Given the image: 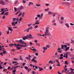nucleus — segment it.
<instances>
[{
    "label": "nucleus",
    "instance_id": "1",
    "mask_svg": "<svg viewBox=\"0 0 74 74\" xmlns=\"http://www.w3.org/2000/svg\"><path fill=\"white\" fill-rule=\"evenodd\" d=\"M68 55H70V52H68L66 53V54L64 53V56H63L64 58H66V59L68 58Z\"/></svg>",
    "mask_w": 74,
    "mask_h": 74
},
{
    "label": "nucleus",
    "instance_id": "2",
    "mask_svg": "<svg viewBox=\"0 0 74 74\" xmlns=\"http://www.w3.org/2000/svg\"><path fill=\"white\" fill-rule=\"evenodd\" d=\"M40 20H37L36 21V22L35 23V24H33L32 26H36V25H39L40 24Z\"/></svg>",
    "mask_w": 74,
    "mask_h": 74
},
{
    "label": "nucleus",
    "instance_id": "3",
    "mask_svg": "<svg viewBox=\"0 0 74 74\" xmlns=\"http://www.w3.org/2000/svg\"><path fill=\"white\" fill-rule=\"evenodd\" d=\"M32 28L33 27H32V26H31L29 28L24 30V32H27L28 33L29 32V30H31V29H32Z\"/></svg>",
    "mask_w": 74,
    "mask_h": 74
},
{
    "label": "nucleus",
    "instance_id": "4",
    "mask_svg": "<svg viewBox=\"0 0 74 74\" xmlns=\"http://www.w3.org/2000/svg\"><path fill=\"white\" fill-rule=\"evenodd\" d=\"M19 43H21V44H25V45H26V43L25 42L23 41L22 39H20L19 40Z\"/></svg>",
    "mask_w": 74,
    "mask_h": 74
},
{
    "label": "nucleus",
    "instance_id": "5",
    "mask_svg": "<svg viewBox=\"0 0 74 74\" xmlns=\"http://www.w3.org/2000/svg\"><path fill=\"white\" fill-rule=\"evenodd\" d=\"M27 38H33L32 35L29 34V35L27 36Z\"/></svg>",
    "mask_w": 74,
    "mask_h": 74
},
{
    "label": "nucleus",
    "instance_id": "6",
    "mask_svg": "<svg viewBox=\"0 0 74 74\" xmlns=\"http://www.w3.org/2000/svg\"><path fill=\"white\" fill-rule=\"evenodd\" d=\"M23 6H21V7L18 8V10H23Z\"/></svg>",
    "mask_w": 74,
    "mask_h": 74
},
{
    "label": "nucleus",
    "instance_id": "7",
    "mask_svg": "<svg viewBox=\"0 0 74 74\" xmlns=\"http://www.w3.org/2000/svg\"><path fill=\"white\" fill-rule=\"evenodd\" d=\"M16 43H14V44H10V45L9 46L10 47H12V46H15V47H16Z\"/></svg>",
    "mask_w": 74,
    "mask_h": 74
},
{
    "label": "nucleus",
    "instance_id": "8",
    "mask_svg": "<svg viewBox=\"0 0 74 74\" xmlns=\"http://www.w3.org/2000/svg\"><path fill=\"white\" fill-rule=\"evenodd\" d=\"M17 45H16V50H19V49H21V47H18V46H17Z\"/></svg>",
    "mask_w": 74,
    "mask_h": 74
},
{
    "label": "nucleus",
    "instance_id": "9",
    "mask_svg": "<svg viewBox=\"0 0 74 74\" xmlns=\"http://www.w3.org/2000/svg\"><path fill=\"white\" fill-rule=\"evenodd\" d=\"M0 4H2V5H4V4H5V3L4 2H3V1L1 0L0 1Z\"/></svg>",
    "mask_w": 74,
    "mask_h": 74
},
{
    "label": "nucleus",
    "instance_id": "10",
    "mask_svg": "<svg viewBox=\"0 0 74 74\" xmlns=\"http://www.w3.org/2000/svg\"><path fill=\"white\" fill-rule=\"evenodd\" d=\"M31 61H32V62H34V63H37V61L36 60H35V59H34V58H33L32 60Z\"/></svg>",
    "mask_w": 74,
    "mask_h": 74
},
{
    "label": "nucleus",
    "instance_id": "11",
    "mask_svg": "<svg viewBox=\"0 0 74 74\" xmlns=\"http://www.w3.org/2000/svg\"><path fill=\"white\" fill-rule=\"evenodd\" d=\"M53 63V62H52V61L50 60L49 61V63L47 64V65H49V64H52Z\"/></svg>",
    "mask_w": 74,
    "mask_h": 74
},
{
    "label": "nucleus",
    "instance_id": "12",
    "mask_svg": "<svg viewBox=\"0 0 74 74\" xmlns=\"http://www.w3.org/2000/svg\"><path fill=\"white\" fill-rule=\"evenodd\" d=\"M48 29H49V27H47L46 28V33H48V32H49V30H48Z\"/></svg>",
    "mask_w": 74,
    "mask_h": 74
},
{
    "label": "nucleus",
    "instance_id": "13",
    "mask_svg": "<svg viewBox=\"0 0 74 74\" xmlns=\"http://www.w3.org/2000/svg\"><path fill=\"white\" fill-rule=\"evenodd\" d=\"M38 68L39 69V71H42V70H43V69L42 68H40V67H38Z\"/></svg>",
    "mask_w": 74,
    "mask_h": 74
},
{
    "label": "nucleus",
    "instance_id": "14",
    "mask_svg": "<svg viewBox=\"0 0 74 74\" xmlns=\"http://www.w3.org/2000/svg\"><path fill=\"white\" fill-rule=\"evenodd\" d=\"M8 29L9 30H10L11 32H12V30H13V29H12V27H8Z\"/></svg>",
    "mask_w": 74,
    "mask_h": 74
},
{
    "label": "nucleus",
    "instance_id": "15",
    "mask_svg": "<svg viewBox=\"0 0 74 74\" xmlns=\"http://www.w3.org/2000/svg\"><path fill=\"white\" fill-rule=\"evenodd\" d=\"M25 59H27V60H31V58L28 57H25Z\"/></svg>",
    "mask_w": 74,
    "mask_h": 74
},
{
    "label": "nucleus",
    "instance_id": "16",
    "mask_svg": "<svg viewBox=\"0 0 74 74\" xmlns=\"http://www.w3.org/2000/svg\"><path fill=\"white\" fill-rule=\"evenodd\" d=\"M69 48H70L69 47H67L66 49H64V50L65 51H67V50H69Z\"/></svg>",
    "mask_w": 74,
    "mask_h": 74
},
{
    "label": "nucleus",
    "instance_id": "17",
    "mask_svg": "<svg viewBox=\"0 0 74 74\" xmlns=\"http://www.w3.org/2000/svg\"><path fill=\"white\" fill-rule=\"evenodd\" d=\"M27 38H28L27 37L25 36L23 38V40H25L27 39Z\"/></svg>",
    "mask_w": 74,
    "mask_h": 74
},
{
    "label": "nucleus",
    "instance_id": "18",
    "mask_svg": "<svg viewBox=\"0 0 74 74\" xmlns=\"http://www.w3.org/2000/svg\"><path fill=\"white\" fill-rule=\"evenodd\" d=\"M18 3V0H16L14 1V4H16L17 3Z\"/></svg>",
    "mask_w": 74,
    "mask_h": 74
},
{
    "label": "nucleus",
    "instance_id": "19",
    "mask_svg": "<svg viewBox=\"0 0 74 74\" xmlns=\"http://www.w3.org/2000/svg\"><path fill=\"white\" fill-rule=\"evenodd\" d=\"M67 68H65L64 70H63L62 71V73H63V72H65V71H67Z\"/></svg>",
    "mask_w": 74,
    "mask_h": 74
},
{
    "label": "nucleus",
    "instance_id": "20",
    "mask_svg": "<svg viewBox=\"0 0 74 74\" xmlns=\"http://www.w3.org/2000/svg\"><path fill=\"white\" fill-rule=\"evenodd\" d=\"M65 25L68 28H69V27H70V26H69L68 23L66 24Z\"/></svg>",
    "mask_w": 74,
    "mask_h": 74
},
{
    "label": "nucleus",
    "instance_id": "21",
    "mask_svg": "<svg viewBox=\"0 0 74 74\" xmlns=\"http://www.w3.org/2000/svg\"><path fill=\"white\" fill-rule=\"evenodd\" d=\"M29 4H28V5H29V6H30L31 4H32V5H33V2H29Z\"/></svg>",
    "mask_w": 74,
    "mask_h": 74
},
{
    "label": "nucleus",
    "instance_id": "22",
    "mask_svg": "<svg viewBox=\"0 0 74 74\" xmlns=\"http://www.w3.org/2000/svg\"><path fill=\"white\" fill-rule=\"evenodd\" d=\"M16 71V69H14L12 71V73H15Z\"/></svg>",
    "mask_w": 74,
    "mask_h": 74
},
{
    "label": "nucleus",
    "instance_id": "23",
    "mask_svg": "<svg viewBox=\"0 0 74 74\" xmlns=\"http://www.w3.org/2000/svg\"><path fill=\"white\" fill-rule=\"evenodd\" d=\"M43 49L44 50H47V47H43Z\"/></svg>",
    "mask_w": 74,
    "mask_h": 74
},
{
    "label": "nucleus",
    "instance_id": "24",
    "mask_svg": "<svg viewBox=\"0 0 74 74\" xmlns=\"http://www.w3.org/2000/svg\"><path fill=\"white\" fill-rule=\"evenodd\" d=\"M8 15V12H7L4 14V15Z\"/></svg>",
    "mask_w": 74,
    "mask_h": 74
},
{
    "label": "nucleus",
    "instance_id": "25",
    "mask_svg": "<svg viewBox=\"0 0 74 74\" xmlns=\"http://www.w3.org/2000/svg\"><path fill=\"white\" fill-rule=\"evenodd\" d=\"M19 64V63H18V62H17L15 64H14V65L13 66V67H14V66H16V65H18Z\"/></svg>",
    "mask_w": 74,
    "mask_h": 74
},
{
    "label": "nucleus",
    "instance_id": "26",
    "mask_svg": "<svg viewBox=\"0 0 74 74\" xmlns=\"http://www.w3.org/2000/svg\"><path fill=\"white\" fill-rule=\"evenodd\" d=\"M48 14L49 15H50V14H53V13H52V12H49Z\"/></svg>",
    "mask_w": 74,
    "mask_h": 74
},
{
    "label": "nucleus",
    "instance_id": "27",
    "mask_svg": "<svg viewBox=\"0 0 74 74\" xmlns=\"http://www.w3.org/2000/svg\"><path fill=\"white\" fill-rule=\"evenodd\" d=\"M17 46H20V47H24V45H21L19 44H17Z\"/></svg>",
    "mask_w": 74,
    "mask_h": 74
},
{
    "label": "nucleus",
    "instance_id": "28",
    "mask_svg": "<svg viewBox=\"0 0 74 74\" xmlns=\"http://www.w3.org/2000/svg\"><path fill=\"white\" fill-rule=\"evenodd\" d=\"M25 13L24 12H23L22 14V17H23L25 15Z\"/></svg>",
    "mask_w": 74,
    "mask_h": 74
},
{
    "label": "nucleus",
    "instance_id": "29",
    "mask_svg": "<svg viewBox=\"0 0 74 74\" xmlns=\"http://www.w3.org/2000/svg\"><path fill=\"white\" fill-rule=\"evenodd\" d=\"M28 73H29V71H31V70H32V69L30 68L29 69H28Z\"/></svg>",
    "mask_w": 74,
    "mask_h": 74
},
{
    "label": "nucleus",
    "instance_id": "30",
    "mask_svg": "<svg viewBox=\"0 0 74 74\" xmlns=\"http://www.w3.org/2000/svg\"><path fill=\"white\" fill-rule=\"evenodd\" d=\"M36 6H37V7H40V6H41V5L40 4H36Z\"/></svg>",
    "mask_w": 74,
    "mask_h": 74
},
{
    "label": "nucleus",
    "instance_id": "31",
    "mask_svg": "<svg viewBox=\"0 0 74 74\" xmlns=\"http://www.w3.org/2000/svg\"><path fill=\"white\" fill-rule=\"evenodd\" d=\"M14 11L15 12H16L17 11V8H14Z\"/></svg>",
    "mask_w": 74,
    "mask_h": 74
},
{
    "label": "nucleus",
    "instance_id": "32",
    "mask_svg": "<svg viewBox=\"0 0 74 74\" xmlns=\"http://www.w3.org/2000/svg\"><path fill=\"white\" fill-rule=\"evenodd\" d=\"M26 0H23V3H24V4H25L26 3Z\"/></svg>",
    "mask_w": 74,
    "mask_h": 74
},
{
    "label": "nucleus",
    "instance_id": "33",
    "mask_svg": "<svg viewBox=\"0 0 74 74\" xmlns=\"http://www.w3.org/2000/svg\"><path fill=\"white\" fill-rule=\"evenodd\" d=\"M2 69H3V67L1 66V64H0V69H1V70Z\"/></svg>",
    "mask_w": 74,
    "mask_h": 74
},
{
    "label": "nucleus",
    "instance_id": "34",
    "mask_svg": "<svg viewBox=\"0 0 74 74\" xmlns=\"http://www.w3.org/2000/svg\"><path fill=\"white\" fill-rule=\"evenodd\" d=\"M42 16H43V13H42L41 14V15H40V19H42Z\"/></svg>",
    "mask_w": 74,
    "mask_h": 74
},
{
    "label": "nucleus",
    "instance_id": "35",
    "mask_svg": "<svg viewBox=\"0 0 74 74\" xmlns=\"http://www.w3.org/2000/svg\"><path fill=\"white\" fill-rule=\"evenodd\" d=\"M65 64H68L69 63H67V61H65Z\"/></svg>",
    "mask_w": 74,
    "mask_h": 74
},
{
    "label": "nucleus",
    "instance_id": "36",
    "mask_svg": "<svg viewBox=\"0 0 74 74\" xmlns=\"http://www.w3.org/2000/svg\"><path fill=\"white\" fill-rule=\"evenodd\" d=\"M32 73L33 74H36V72H35V71H32Z\"/></svg>",
    "mask_w": 74,
    "mask_h": 74
},
{
    "label": "nucleus",
    "instance_id": "37",
    "mask_svg": "<svg viewBox=\"0 0 74 74\" xmlns=\"http://www.w3.org/2000/svg\"><path fill=\"white\" fill-rule=\"evenodd\" d=\"M5 50V49L4 48H1V51H4Z\"/></svg>",
    "mask_w": 74,
    "mask_h": 74
},
{
    "label": "nucleus",
    "instance_id": "38",
    "mask_svg": "<svg viewBox=\"0 0 74 74\" xmlns=\"http://www.w3.org/2000/svg\"><path fill=\"white\" fill-rule=\"evenodd\" d=\"M46 47L49 48H50V46H49V45H46Z\"/></svg>",
    "mask_w": 74,
    "mask_h": 74
},
{
    "label": "nucleus",
    "instance_id": "39",
    "mask_svg": "<svg viewBox=\"0 0 74 74\" xmlns=\"http://www.w3.org/2000/svg\"><path fill=\"white\" fill-rule=\"evenodd\" d=\"M24 68L26 69V70H27L28 69V67L27 66H25Z\"/></svg>",
    "mask_w": 74,
    "mask_h": 74
},
{
    "label": "nucleus",
    "instance_id": "40",
    "mask_svg": "<svg viewBox=\"0 0 74 74\" xmlns=\"http://www.w3.org/2000/svg\"><path fill=\"white\" fill-rule=\"evenodd\" d=\"M16 19V18H13V21H15Z\"/></svg>",
    "mask_w": 74,
    "mask_h": 74
},
{
    "label": "nucleus",
    "instance_id": "41",
    "mask_svg": "<svg viewBox=\"0 0 74 74\" xmlns=\"http://www.w3.org/2000/svg\"><path fill=\"white\" fill-rule=\"evenodd\" d=\"M3 54H5V53H6V51H3Z\"/></svg>",
    "mask_w": 74,
    "mask_h": 74
},
{
    "label": "nucleus",
    "instance_id": "42",
    "mask_svg": "<svg viewBox=\"0 0 74 74\" xmlns=\"http://www.w3.org/2000/svg\"><path fill=\"white\" fill-rule=\"evenodd\" d=\"M21 12V11H19L18 12H17L16 13V15H18V13H19Z\"/></svg>",
    "mask_w": 74,
    "mask_h": 74
},
{
    "label": "nucleus",
    "instance_id": "43",
    "mask_svg": "<svg viewBox=\"0 0 74 74\" xmlns=\"http://www.w3.org/2000/svg\"><path fill=\"white\" fill-rule=\"evenodd\" d=\"M12 26H15V23H12Z\"/></svg>",
    "mask_w": 74,
    "mask_h": 74
},
{
    "label": "nucleus",
    "instance_id": "44",
    "mask_svg": "<svg viewBox=\"0 0 74 74\" xmlns=\"http://www.w3.org/2000/svg\"><path fill=\"white\" fill-rule=\"evenodd\" d=\"M22 17H20L19 19V21H22Z\"/></svg>",
    "mask_w": 74,
    "mask_h": 74
},
{
    "label": "nucleus",
    "instance_id": "45",
    "mask_svg": "<svg viewBox=\"0 0 74 74\" xmlns=\"http://www.w3.org/2000/svg\"><path fill=\"white\" fill-rule=\"evenodd\" d=\"M16 68H18V66H14L13 67V69H16Z\"/></svg>",
    "mask_w": 74,
    "mask_h": 74
},
{
    "label": "nucleus",
    "instance_id": "46",
    "mask_svg": "<svg viewBox=\"0 0 74 74\" xmlns=\"http://www.w3.org/2000/svg\"><path fill=\"white\" fill-rule=\"evenodd\" d=\"M17 63V62H15V61L12 62L13 64H14V63Z\"/></svg>",
    "mask_w": 74,
    "mask_h": 74
},
{
    "label": "nucleus",
    "instance_id": "47",
    "mask_svg": "<svg viewBox=\"0 0 74 74\" xmlns=\"http://www.w3.org/2000/svg\"><path fill=\"white\" fill-rule=\"evenodd\" d=\"M13 60H18V59L17 58H14Z\"/></svg>",
    "mask_w": 74,
    "mask_h": 74
},
{
    "label": "nucleus",
    "instance_id": "48",
    "mask_svg": "<svg viewBox=\"0 0 74 74\" xmlns=\"http://www.w3.org/2000/svg\"><path fill=\"white\" fill-rule=\"evenodd\" d=\"M60 59H63V57H60Z\"/></svg>",
    "mask_w": 74,
    "mask_h": 74
},
{
    "label": "nucleus",
    "instance_id": "49",
    "mask_svg": "<svg viewBox=\"0 0 74 74\" xmlns=\"http://www.w3.org/2000/svg\"><path fill=\"white\" fill-rule=\"evenodd\" d=\"M21 56H20L21 57L20 58V59L21 60H23V59H22V58Z\"/></svg>",
    "mask_w": 74,
    "mask_h": 74
},
{
    "label": "nucleus",
    "instance_id": "50",
    "mask_svg": "<svg viewBox=\"0 0 74 74\" xmlns=\"http://www.w3.org/2000/svg\"><path fill=\"white\" fill-rule=\"evenodd\" d=\"M21 15H22V12L20 13V14L18 15V16H20Z\"/></svg>",
    "mask_w": 74,
    "mask_h": 74
},
{
    "label": "nucleus",
    "instance_id": "51",
    "mask_svg": "<svg viewBox=\"0 0 74 74\" xmlns=\"http://www.w3.org/2000/svg\"><path fill=\"white\" fill-rule=\"evenodd\" d=\"M65 44L67 45V46H70V44L69 43H66Z\"/></svg>",
    "mask_w": 74,
    "mask_h": 74
},
{
    "label": "nucleus",
    "instance_id": "52",
    "mask_svg": "<svg viewBox=\"0 0 74 74\" xmlns=\"http://www.w3.org/2000/svg\"><path fill=\"white\" fill-rule=\"evenodd\" d=\"M0 55H1V56H3V52H1L0 53Z\"/></svg>",
    "mask_w": 74,
    "mask_h": 74
},
{
    "label": "nucleus",
    "instance_id": "53",
    "mask_svg": "<svg viewBox=\"0 0 74 74\" xmlns=\"http://www.w3.org/2000/svg\"><path fill=\"white\" fill-rule=\"evenodd\" d=\"M5 1L6 2V3L7 2L9 3V2H10V1L8 0H5Z\"/></svg>",
    "mask_w": 74,
    "mask_h": 74
},
{
    "label": "nucleus",
    "instance_id": "54",
    "mask_svg": "<svg viewBox=\"0 0 74 74\" xmlns=\"http://www.w3.org/2000/svg\"><path fill=\"white\" fill-rule=\"evenodd\" d=\"M66 5H69L70 4V3L69 2H66Z\"/></svg>",
    "mask_w": 74,
    "mask_h": 74
},
{
    "label": "nucleus",
    "instance_id": "55",
    "mask_svg": "<svg viewBox=\"0 0 74 74\" xmlns=\"http://www.w3.org/2000/svg\"><path fill=\"white\" fill-rule=\"evenodd\" d=\"M45 5H46V6H48L49 5V4L48 3H47V4H46Z\"/></svg>",
    "mask_w": 74,
    "mask_h": 74
},
{
    "label": "nucleus",
    "instance_id": "56",
    "mask_svg": "<svg viewBox=\"0 0 74 74\" xmlns=\"http://www.w3.org/2000/svg\"><path fill=\"white\" fill-rule=\"evenodd\" d=\"M40 14L38 15H37V17H38V18H40Z\"/></svg>",
    "mask_w": 74,
    "mask_h": 74
},
{
    "label": "nucleus",
    "instance_id": "57",
    "mask_svg": "<svg viewBox=\"0 0 74 74\" xmlns=\"http://www.w3.org/2000/svg\"><path fill=\"white\" fill-rule=\"evenodd\" d=\"M64 48H67V46L66 45H64Z\"/></svg>",
    "mask_w": 74,
    "mask_h": 74
},
{
    "label": "nucleus",
    "instance_id": "58",
    "mask_svg": "<svg viewBox=\"0 0 74 74\" xmlns=\"http://www.w3.org/2000/svg\"><path fill=\"white\" fill-rule=\"evenodd\" d=\"M61 20H64V17H61Z\"/></svg>",
    "mask_w": 74,
    "mask_h": 74
},
{
    "label": "nucleus",
    "instance_id": "59",
    "mask_svg": "<svg viewBox=\"0 0 74 74\" xmlns=\"http://www.w3.org/2000/svg\"><path fill=\"white\" fill-rule=\"evenodd\" d=\"M46 34L47 36H49V35H50V33H48V32Z\"/></svg>",
    "mask_w": 74,
    "mask_h": 74
},
{
    "label": "nucleus",
    "instance_id": "60",
    "mask_svg": "<svg viewBox=\"0 0 74 74\" xmlns=\"http://www.w3.org/2000/svg\"><path fill=\"white\" fill-rule=\"evenodd\" d=\"M5 71H7V69H4V70H3V71H4V72H5Z\"/></svg>",
    "mask_w": 74,
    "mask_h": 74
},
{
    "label": "nucleus",
    "instance_id": "61",
    "mask_svg": "<svg viewBox=\"0 0 74 74\" xmlns=\"http://www.w3.org/2000/svg\"><path fill=\"white\" fill-rule=\"evenodd\" d=\"M63 56V54H60V56H61V57H62V56Z\"/></svg>",
    "mask_w": 74,
    "mask_h": 74
},
{
    "label": "nucleus",
    "instance_id": "62",
    "mask_svg": "<svg viewBox=\"0 0 74 74\" xmlns=\"http://www.w3.org/2000/svg\"><path fill=\"white\" fill-rule=\"evenodd\" d=\"M38 27V25H36L35 27H34V28H37Z\"/></svg>",
    "mask_w": 74,
    "mask_h": 74
},
{
    "label": "nucleus",
    "instance_id": "63",
    "mask_svg": "<svg viewBox=\"0 0 74 74\" xmlns=\"http://www.w3.org/2000/svg\"><path fill=\"white\" fill-rule=\"evenodd\" d=\"M69 74H73V73H72V71H71L69 73Z\"/></svg>",
    "mask_w": 74,
    "mask_h": 74
},
{
    "label": "nucleus",
    "instance_id": "64",
    "mask_svg": "<svg viewBox=\"0 0 74 74\" xmlns=\"http://www.w3.org/2000/svg\"><path fill=\"white\" fill-rule=\"evenodd\" d=\"M11 69V67H10V66H9L8 67V70H10V69Z\"/></svg>",
    "mask_w": 74,
    "mask_h": 74
}]
</instances>
